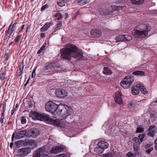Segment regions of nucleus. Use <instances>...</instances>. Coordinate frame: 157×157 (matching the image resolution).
<instances>
[{
	"mask_svg": "<svg viewBox=\"0 0 157 157\" xmlns=\"http://www.w3.org/2000/svg\"><path fill=\"white\" fill-rule=\"evenodd\" d=\"M61 57L64 59L70 60L73 58L76 60H82L84 59L83 53L76 46L70 44L68 47L60 50Z\"/></svg>",
	"mask_w": 157,
	"mask_h": 157,
	"instance_id": "f257e3e1",
	"label": "nucleus"
},
{
	"mask_svg": "<svg viewBox=\"0 0 157 157\" xmlns=\"http://www.w3.org/2000/svg\"><path fill=\"white\" fill-rule=\"evenodd\" d=\"M149 27L145 24H140L138 25L136 29L132 31V34L138 38H143L147 36L148 34Z\"/></svg>",
	"mask_w": 157,
	"mask_h": 157,
	"instance_id": "f03ea898",
	"label": "nucleus"
},
{
	"mask_svg": "<svg viewBox=\"0 0 157 157\" xmlns=\"http://www.w3.org/2000/svg\"><path fill=\"white\" fill-rule=\"evenodd\" d=\"M72 113V109L70 106L59 103V117L61 120L71 115Z\"/></svg>",
	"mask_w": 157,
	"mask_h": 157,
	"instance_id": "7ed1b4c3",
	"label": "nucleus"
},
{
	"mask_svg": "<svg viewBox=\"0 0 157 157\" xmlns=\"http://www.w3.org/2000/svg\"><path fill=\"white\" fill-rule=\"evenodd\" d=\"M58 105L52 101H49L46 104L45 109L46 111L51 113L54 117L59 116Z\"/></svg>",
	"mask_w": 157,
	"mask_h": 157,
	"instance_id": "20e7f679",
	"label": "nucleus"
},
{
	"mask_svg": "<svg viewBox=\"0 0 157 157\" xmlns=\"http://www.w3.org/2000/svg\"><path fill=\"white\" fill-rule=\"evenodd\" d=\"M40 121H45L55 126H58L59 124V120L58 119L54 120L49 117L48 115L41 114L40 116Z\"/></svg>",
	"mask_w": 157,
	"mask_h": 157,
	"instance_id": "39448f33",
	"label": "nucleus"
},
{
	"mask_svg": "<svg viewBox=\"0 0 157 157\" xmlns=\"http://www.w3.org/2000/svg\"><path fill=\"white\" fill-rule=\"evenodd\" d=\"M134 78L131 76H128L123 78L120 83L121 86L124 88L130 87L131 84L134 81Z\"/></svg>",
	"mask_w": 157,
	"mask_h": 157,
	"instance_id": "423d86ee",
	"label": "nucleus"
},
{
	"mask_svg": "<svg viewBox=\"0 0 157 157\" xmlns=\"http://www.w3.org/2000/svg\"><path fill=\"white\" fill-rule=\"evenodd\" d=\"M48 151L45 150V147H40L35 151L33 157H44L48 155Z\"/></svg>",
	"mask_w": 157,
	"mask_h": 157,
	"instance_id": "0eeeda50",
	"label": "nucleus"
},
{
	"mask_svg": "<svg viewBox=\"0 0 157 157\" xmlns=\"http://www.w3.org/2000/svg\"><path fill=\"white\" fill-rule=\"evenodd\" d=\"M31 151V149L29 147L23 148L19 149L18 155L20 157H24L29 154Z\"/></svg>",
	"mask_w": 157,
	"mask_h": 157,
	"instance_id": "6e6552de",
	"label": "nucleus"
},
{
	"mask_svg": "<svg viewBox=\"0 0 157 157\" xmlns=\"http://www.w3.org/2000/svg\"><path fill=\"white\" fill-rule=\"evenodd\" d=\"M39 134V131L38 129H31L28 131L27 136L28 137H34L37 136Z\"/></svg>",
	"mask_w": 157,
	"mask_h": 157,
	"instance_id": "1a4fd4ad",
	"label": "nucleus"
},
{
	"mask_svg": "<svg viewBox=\"0 0 157 157\" xmlns=\"http://www.w3.org/2000/svg\"><path fill=\"white\" fill-rule=\"evenodd\" d=\"M40 114L35 111H31L29 114V117L32 118L34 120H40Z\"/></svg>",
	"mask_w": 157,
	"mask_h": 157,
	"instance_id": "9d476101",
	"label": "nucleus"
},
{
	"mask_svg": "<svg viewBox=\"0 0 157 157\" xmlns=\"http://www.w3.org/2000/svg\"><path fill=\"white\" fill-rule=\"evenodd\" d=\"M121 97V93L120 92L117 91L116 93L115 100V101L119 104H121L122 103V101Z\"/></svg>",
	"mask_w": 157,
	"mask_h": 157,
	"instance_id": "9b49d317",
	"label": "nucleus"
},
{
	"mask_svg": "<svg viewBox=\"0 0 157 157\" xmlns=\"http://www.w3.org/2000/svg\"><path fill=\"white\" fill-rule=\"evenodd\" d=\"M27 132L25 130H22L18 132L15 136V138L17 139H20L25 136Z\"/></svg>",
	"mask_w": 157,
	"mask_h": 157,
	"instance_id": "f8f14e48",
	"label": "nucleus"
},
{
	"mask_svg": "<svg viewBox=\"0 0 157 157\" xmlns=\"http://www.w3.org/2000/svg\"><path fill=\"white\" fill-rule=\"evenodd\" d=\"M97 146H98L102 148H103L104 150L105 149L109 147V144L106 142L101 141L98 143Z\"/></svg>",
	"mask_w": 157,
	"mask_h": 157,
	"instance_id": "ddd939ff",
	"label": "nucleus"
},
{
	"mask_svg": "<svg viewBox=\"0 0 157 157\" xmlns=\"http://www.w3.org/2000/svg\"><path fill=\"white\" fill-rule=\"evenodd\" d=\"M139 87L138 86V84L136 86H132V93L134 95L138 94L139 93Z\"/></svg>",
	"mask_w": 157,
	"mask_h": 157,
	"instance_id": "4468645a",
	"label": "nucleus"
},
{
	"mask_svg": "<svg viewBox=\"0 0 157 157\" xmlns=\"http://www.w3.org/2000/svg\"><path fill=\"white\" fill-rule=\"evenodd\" d=\"M90 33L94 37H99L101 35V32L99 30H96L94 31L91 30Z\"/></svg>",
	"mask_w": 157,
	"mask_h": 157,
	"instance_id": "2eb2a0df",
	"label": "nucleus"
},
{
	"mask_svg": "<svg viewBox=\"0 0 157 157\" xmlns=\"http://www.w3.org/2000/svg\"><path fill=\"white\" fill-rule=\"evenodd\" d=\"M53 25L52 22H50L48 23H46L40 29V31L41 32H43L47 30L49 27Z\"/></svg>",
	"mask_w": 157,
	"mask_h": 157,
	"instance_id": "dca6fc26",
	"label": "nucleus"
},
{
	"mask_svg": "<svg viewBox=\"0 0 157 157\" xmlns=\"http://www.w3.org/2000/svg\"><path fill=\"white\" fill-rule=\"evenodd\" d=\"M68 94V92L65 90L63 89L59 90V98H63L66 97Z\"/></svg>",
	"mask_w": 157,
	"mask_h": 157,
	"instance_id": "f3484780",
	"label": "nucleus"
},
{
	"mask_svg": "<svg viewBox=\"0 0 157 157\" xmlns=\"http://www.w3.org/2000/svg\"><path fill=\"white\" fill-rule=\"evenodd\" d=\"M104 151L103 148H102L98 146L94 149V151L98 154L102 153Z\"/></svg>",
	"mask_w": 157,
	"mask_h": 157,
	"instance_id": "a211bd4d",
	"label": "nucleus"
},
{
	"mask_svg": "<svg viewBox=\"0 0 157 157\" xmlns=\"http://www.w3.org/2000/svg\"><path fill=\"white\" fill-rule=\"evenodd\" d=\"M138 86L139 87V90L144 94H146L147 92V90L145 88L144 86L140 84H138Z\"/></svg>",
	"mask_w": 157,
	"mask_h": 157,
	"instance_id": "6ab92c4d",
	"label": "nucleus"
},
{
	"mask_svg": "<svg viewBox=\"0 0 157 157\" xmlns=\"http://www.w3.org/2000/svg\"><path fill=\"white\" fill-rule=\"evenodd\" d=\"M132 74L135 75L143 76L145 74V72L141 71H133Z\"/></svg>",
	"mask_w": 157,
	"mask_h": 157,
	"instance_id": "aec40b11",
	"label": "nucleus"
},
{
	"mask_svg": "<svg viewBox=\"0 0 157 157\" xmlns=\"http://www.w3.org/2000/svg\"><path fill=\"white\" fill-rule=\"evenodd\" d=\"M104 74L106 75H110L112 73V71L110 68L107 67H104L103 71Z\"/></svg>",
	"mask_w": 157,
	"mask_h": 157,
	"instance_id": "412c9836",
	"label": "nucleus"
},
{
	"mask_svg": "<svg viewBox=\"0 0 157 157\" xmlns=\"http://www.w3.org/2000/svg\"><path fill=\"white\" fill-rule=\"evenodd\" d=\"M51 91L53 95L59 97V89H52Z\"/></svg>",
	"mask_w": 157,
	"mask_h": 157,
	"instance_id": "4be33fe9",
	"label": "nucleus"
},
{
	"mask_svg": "<svg viewBox=\"0 0 157 157\" xmlns=\"http://www.w3.org/2000/svg\"><path fill=\"white\" fill-rule=\"evenodd\" d=\"M133 4L139 5L142 4L144 2V0H130Z\"/></svg>",
	"mask_w": 157,
	"mask_h": 157,
	"instance_id": "5701e85b",
	"label": "nucleus"
},
{
	"mask_svg": "<svg viewBox=\"0 0 157 157\" xmlns=\"http://www.w3.org/2000/svg\"><path fill=\"white\" fill-rule=\"evenodd\" d=\"M124 35H120L117 36L116 40L117 42H121L124 41Z\"/></svg>",
	"mask_w": 157,
	"mask_h": 157,
	"instance_id": "b1692460",
	"label": "nucleus"
},
{
	"mask_svg": "<svg viewBox=\"0 0 157 157\" xmlns=\"http://www.w3.org/2000/svg\"><path fill=\"white\" fill-rule=\"evenodd\" d=\"M59 152V147L57 146L52 148L51 152L53 154H56Z\"/></svg>",
	"mask_w": 157,
	"mask_h": 157,
	"instance_id": "393cba45",
	"label": "nucleus"
},
{
	"mask_svg": "<svg viewBox=\"0 0 157 157\" xmlns=\"http://www.w3.org/2000/svg\"><path fill=\"white\" fill-rule=\"evenodd\" d=\"M109 10L108 9H103L100 11V13L101 14H108L109 13Z\"/></svg>",
	"mask_w": 157,
	"mask_h": 157,
	"instance_id": "a878e982",
	"label": "nucleus"
},
{
	"mask_svg": "<svg viewBox=\"0 0 157 157\" xmlns=\"http://www.w3.org/2000/svg\"><path fill=\"white\" fill-rule=\"evenodd\" d=\"M132 141L134 142L133 144L140 145L141 143V142L137 137H134L132 139Z\"/></svg>",
	"mask_w": 157,
	"mask_h": 157,
	"instance_id": "bb28decb",
	"label": "nucleus"
},
{
	"mask_svg": "<svg viewBox=\"0 0 157 157\" xmlns=\"http://www.w3.org/2000/svg\"><path fill=\"white\" fill-rule=\"evenodd\" d=\"M6 78V73L4 71H2L0 73V78L1 80H3Z\"/></svg>",
	"mask_w": 157,
	"mask_h": 157,
	"instance_id": "cd10ccee",
	"label": "nucleus"
},
{
	"mask_svg": "<svg viewBox=\"0 0 157 157\" xmlns=\"http://www.w3.org/2000/svg\"><path fill=\"white\" fill-rule=\"evenodd\" d=\"M88 0H81L78 2V4L80 5H83L88 2Z\"/></svg>",
	"mask_w": 157,
	"mask_h": 157,
	"instance_id": "c85d7f7f",
	"label": "nucleus"
},
{
	"mask_svg": "<svg viewBox=\"0 0 157 157\" xmlns=\"http://www.w3.org/2000/svg\"><path fill=\"white\" fill-rule=\"evenodd\" d=\"M145 137V134H141L139 136L138 138L139 139L141 143L144 141Z\"/></svg>",
	"mask_w": 157,
	"mask_h": 157,
	"instance_id": "c756f323",
	"label": "nucleus"
},
{
	"mask_svg": "<svg viewBox=\"0 0 157 157\" xmlns=\"http://www.w3.org/2000/svg\"><path fill=\"white\" fill-rule=\"evenodd\" d=\"M129 106L134 108V107L138 106V105L136 102L133 101L129 103Z\"/></svg>",
	"mask_w": 157,
	"mask_h": 157,
	"instance_id": "7c9ffc66",
	"label": "nucleus"
},
{
	"mask_svg": "<svg viewBox=\"0 0 157 157\" xmlns=\"http://www.w3.org/2000/svg\"><path fill=\"white\" fill-rule=\"evenodd\" d=\"M124 41H130L132 39V36L128 35H124Z\"/></svg>",
	"mask_w": 157,
	"mask_h": 157,
	"instance_id": "2f4dec72",
	"label": "nucleus"
},
{
	"mask_svg": "<svg viewBox=\"0 0 157 157\" xmlns=\"http://www.w3.org/2000/svg\"><path fill=\"white\" fill-rule=\"evenodd\" d=\"M66 148L63 145H60L59 146V152H60L66 151Z\"/></svg>",
	"mask_w": 157,
	"mask_h": 157,
	"instance_id": "473e14b6",
	"label": "nucleus"
},
{
	"mask_svg": "<svg viewBox=\"0 0 157 157\" xmlns=\"http://www.w3.org/2000/svg\"><path fill=\"white\" fill-rule=\"evenodd\" d=\"M17 24V23L15 22L13 24L12 27L11 28V30L10 31V35H11L13 31L14 30Z\"/></svg>",
	"mask_w": 157,
	"mask_h": 157,
	"instance_id": "72a5a7b5",
	"label": "nucleus"
},
{
	"mask_svg": "<svg viewBox=\"0 0 157 157\" xmlns=\"http://www.w3.org/2000/svg\"><path fill=\"white\" fill-rule=\"evenodd\" d=\"M148 135L152 137H153L155 134V131L154 130H148Z\"/></svg>",
	"mask_w": 157,
	"mask_h": 157,
	"instance_id": "f704fd0d",
	"label": "nucleus"
},
{
	"mask_svg": "<svg viewBox=\"0 0 157 157\" xmlns=\"http://www.w3.org/2000/svg\"><path fill=\"white\" fill-rule=\"evenodd\" d=\"M144 131V129L141 127H138L137 128V130L136 131V133H142Z\"/></svg>",
	"mask_w": 157,
	"mask_h": 157,
	"instance_id": "c9c22d12",
	"label": "nucleus"
},
{
	"mask_svg": "<svg viewBox=\"0 0 157 157\" xmlns=\"http://www.w3.org/2000/svg\"><path fill=\"white\" fill-rule=\"evenodd\" d=\"M21 124H25L26 122V120L25 117H21Z\"/></svg>",
	"mask_w": 157,
	"mask_h": 157,
	"instance_id": "e433bc0d",
	"label": "nucleus"
},
{
	"mask_svg": "<svg viewBox=\"0 0 157 157\" xmlns=\"http://www.w3.org/2000/svg\"><path fill=\"white\" fill-rule=\"evenodd\" d=\"M67 156H68V157L70 156L68 153L59 154V157H67Z\"/></svg>",
	"mask_w": 157,
	"mask_h": 157,
	"instance_id": "4c0bfd02",
	"label": "nucleus"
},
{
	"mask_svg": "<svg viewBox=\"0 0 157 157\" xmlns=\"http://www.w3.org/2000/svg\"><path fill=\"white\" fill-rule=\"evenodd\" d=\"M24 27H25V25H23L21 26V27L20 28H19L18 29V33H20L22 32V31L24 29Z\"/></svg>",
	"mask_w": 157,
	"mask_h": 157,
	"instance_id": "58836bf2",
	"label": "nucleus"
},
{
	"mask_svg": "<svg viewBox=\"0 0 157 157\" xmlns=\"http://www.w3.org/2000/svg\"><path fill=\"white\" fill-rule=\"evenodd\" d=\"M21 35H17L14 41L15 42H17L19 41V40L21 38Z\"/></svg>",
	"mask_w": 157,
	"mask_h": 157,
	"instance_id": "ea45409f",
	"label": "nucleus"
},
{
	"mask_svg": "<svg viewBox=\"0 0 157 157\" xmlns=\"http://www.w3.org/2000/svg\"><path fill=\"white\" fill-rule=\"evenodd\" d=\"M153 149V147H151L150 148L147 149L146 152L148 154H150L151 152Z\"/></svg>",
	"mask_w": 157,
	"mask_h": 157,
	"instance_id": "a19ab883",
	"label": "nucleus"
},
{
	"mask_svg": "<svg viewBox=\"0 0 157 157\" xmlns=\"http://www.w3.org/2000/svg\"><path fill=\"white\" fill-rule=\"evenodd\" d=\"M48 5L47 4L41 7V10L43 11L48 8Z\"/></svg>",
	"mask_w": 157,
	"mask_h": 157,
	"instance_id": "79ce46f5",
	"label": "nucleus"
},
{
	"mask_svg": "<svg viewBox=\"0 0 157 157\" xmlns=\"http://www.w3.org/2000/svg\"><path fill=\"white\" fill-rule=\"evenodd\" d=\"M127 157H134V155L131 152H129L126 155Z\"/></svg>",
	"mask_w": 157,
	"mask_h": 157,
	"instance_id": "37998d69",
	"label": "nucleus"
},
{
	"mask_svg": "<svg viewBox=\"0 0 157 157\" xmlns=\"http://www.w3.org/2000/svg\"><path fill=\"white\" fill-rule=\"evenodd\" d=\"M45 48V47L44 46H42L40 48V49L39 50H38V51L37 52V53L38 54H40L42 51L44 50V49Z\"/></svg>",
	"mask_w": 157,
	"mask_h": 157,
	"instance_id": "c03bdc74",
	"label": "nucleus"
},
{
	"mask_svg": "<svg viewBox=\"0 0 157 157\" xmlns=\"http://www.w3.org/2000/svg\"><path fill=\"white\" fill-rule=\"evenodd\" d=\"M17 104L16 106L15 107H13V110H12V112H11V115H13V113H14L15 111L17 110Z\"/></svg>",
	"mask_w": 157,
	"mask_h": 157,
	"instance_id": "a18cd8bd",
	"label": "nucleus"
},
{
	"mask_svg": "<svg viewBox=\"0 0 157 157\" xmlns=\"http://www.w3.org/2000/svg\"><path fill=\"white\" fill-rule=\"evenodd\" d=\"M33 102L32 101H29L28 102V104L29 106V107H31L33 105Z\"/></svg>",
	"mask_w": 157,
	"mask_h": 157,
	"instance_id": "49530a36",
	"label": "nucleus"
},
{
	"mask_svg": "<svg viewBox=\"0 0 157 157\" xmlns=\"http://www.w3.org/2000/svg\"><path fill=\"white\" fill-rule=\"evenodd\" d=\"M105 157H112V155L110 153H108L107 154L105 155Z\"/></svg>",
	"mask_w": 157,
	"mask_h": 157,
	"instance_id": "de8ad7c7",
	"label": "nucleus"
},
{
	"mask_svg": "<svg viewBox=\"0 0 157 157\" xmlns=\"http://www.w3.org/2000/svg\"><path fill=\"white\" fill-rule=\"evenodd\" d=\"M24 69V66H23V63H21L19 68V70L20 71H22Z\"/></svg>",
	"mask_w": 157,
	"mask_h": 157,
	"instance_id": "09e8293b",
	"label": "nucleus"
},
{
	"mask_svg": "<svg viewBox=\"0 0 157 157\" xmlns=\"http://www.w3.org/2000/svg\"><path fill=\"white\" fill-rule=\"evenodd\" d=\"M36 76V73H35V70H33L32 73V77L33 78H34Z\"/></svg>",
	"mask_w": 157,
	"mask_h": 157,
	"instance_id": "8fccbe9b",
	"label": "nucleus"
},
{
	"mask_svg": "<svg viewBox=\"0 0 157 157\" xmlns=\"http://www.w3.org/2000/svg\"><path fill=\"white\" fill-rule=\"evenodd\" d=\"M139 145L136 144H133V147L134 149L137 150L138 149V145Z\"/></svg>",
	"mask_w": 157,
	"mask_h": 157,
	"instance_id": "3c124183",
	"label": "nucleus"
},
{
	"mask_svg": "<svg viewBox=\"0 0 157 157\" xmlns=\"http://www.w3.org/2000/svg\"><path fill=\"white\" fill-rule=\"evenodd\" d=\"M155 126H151L149 127L148 130H153V129L155 128Z\"/></svg>",
	"mask_w": 157,
	"mask_h": 157,
	"instance_id": "603ef678",
	"label": "nucleus"
},
{
	"mask_svg": "<svg viewBox=\"0 0 157 157\" xmlns=\"http://www.w3.org/2000/svg\"><path fill=\"white\" fill-rule=\"evenodd\" d=\"M4 117H1L0 121L1 124L3 123L4 121Z\"/></svg>",
	"mask_w": 157,
	"mask_h": 157,
	"instance_id": "864d4df0",
	"label": "nucleus"
},
{
	"mask_svg": "<svg viewBox=\"0 0 157 157\" xmlns=\"http://www.w3.org/2000/svg\"><path fill=\"white\" fill-rule=\"evenodd\" d=\"M151 146V145L150 144H147L144 147H145V148H146V149H147L148 148L150 147Z\"/></svg>",
	"mask_w": 157,
	"mask_h": 157,
	"instance_id": "5fc2aeb1",
	"label": "nucleus"
},
{
	"mask_svg": "<svg viewBox=\"0 0 157 157\" xmlns=\"http://www.w3.org/2000/svg\"><path fill=\"white\" fill-rule=\"evenodd\" d=\"M41 37L42 38H44L45 37V34L44 33H41Z\"/></svg>",
	"mask_w": 157,
	"mask_h": 157,
	"instance_id": "6e6d98bb",
	"label": "nucleus"
},
{
	"mask_svg": "<svg viewBox=\"0 0 157 157\" xmlns=\"http://www.w3.org/2000/svg\"><path fill=\"white\" fill-rule=\"evenodd\" d=\"M22 71H20L19 72L17 73V76H20L22 74Z\"/></svg>",
	"mask_w": 157,
	"mask_h": 157,
	"instance_id": "4d7b16f0",
	"label": "nucleus"
},
{
	"mask_svg": "<svg viewBox=\"0 0 157 157\" xmlns=\"http://www.w3.org/2000/svg\"><path fill=\"white\" fill-rule=\"evenodd\" d=\"M65 5V3L63 2L59 3V6H63Z\"/></svg>",
	"mask_w": 157,
	"mask_h": 157,
	"instance_id": "13d9d810",
	"label": "nucleus"
},
{
	"mask_svg": "<svg viewBox=\"0 0 157 157\" xmlns=\"http://www.w3.org/2000/svg\"><path fill=\"white\" fill-rule=\"evenodd\" d=\"M30 27L29 26H27L26 29V32H27L30 29Z\"/></svg>",
	"mask_w": 157,
	"mask_h": 157,
	"instance_id": "bf43d9fd",
	"label": "nucleus"
},
{
	"mask_svg": "<svg viewBox=\"0 0 157 157\" xmlns=\"http://www.w3.org/2000/svg\"><path fill=\"white\" fill-rule=\"evenodd\" d=\"M13 145V143L11 142L10 144V147H12Z\"/></svg>",
	"mask_w": 157,
	"mask_h": 157,
	"instance_id": "052dcab7",
	"label": "nucleus"
},
{
	"mask_svg": "<svg viewBox=\"0 0 157 157\" xmlns=\"http://www.w3.org/2000/svg\"><path fill=\"white\" fill-rule=\"evenodd\" d=\"M65 19H66L67 18V17H68V14L67 13H65Z\"/></svg>",
	"mask_w": 157,
	"mask_h": 157,
	"instance_id": "680f3d73",
	"label": "nucleus"
},
{
	"mask_svg": "<svg viewBox=\"0 0 157 157\" xmlns=\"http://www.w3.org/2000/svg\"><path fill=\"white\" fill-rule=\"evenodd\" d=\"M4 116H5V112H2V113L1 114V117H4Z\"/></svg>",
	"mask_w": 157,
	"mask_h": 157,
	"instance_id": "e2e57ef3",
	"label": "nucleus"
},
{
	"mask_svg": "<svg viewBox=\"0 0 157 157\" xmlns=\"http://www.w3.org/2000/svg\"><path fill=\"white\" fill-rule=\"evenodd\" d=\"M14 133H13L12 136V140H13V139H14Z\"/></svg>",
	"mask_w": 157,
	"mask_h": 157,
	"instance_id": "0e129e2a",
	"label": "nucleus"
},
{
	"mask_svg": "<svg viewBox=\"0 0 157 157\" xmlns=\"http://www.w3.org/2000/svg\"><path fill=\"white\" fill-rule=\"evenodd\" d=\"M63 17V16L62 15L59 13V19L62 18Z\"/></svg>",
	"mask_w": 157,
	"mask_h": 157,
	"instance_id": "69168bd1",
	"label": "nucleus"
},
{
	"mask_svg": "<svg viewBox=\"0 0 157 157\" xmlns=\"http://www.w3.org/2000/svg\"><path fill=\"white\" fill-rule=\"evenodd\" d=\"M10 29H11V28L10 27H9L8 29V30L7 32L8 33H9V32H10Z\"/></svg>",
	"mask_w": 157,
	"mask_h": 157,
	"instance_id": "338daca9",
	"label": "nucleus"
},
{
	"mask_svg": "<svg viewBox=\"0 0 157 157\" xmlns=\"http://www.w3.org/2000/svg\"><path fill=\"white\" fill-rule=\"evenodd\" d=\"M155 144L157 145V139L155 140Z\"/></svg>",
	"mask_w": 157,
	"mask_h": 157,
	"instance_id": "774afa93",
	"label": "nucleus"
}]
</instances>
